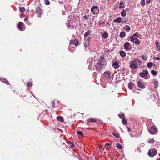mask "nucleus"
Listing matches in <instances>:
<instances>
[{
    "instance_id": "obj_47",
    "label": "nucleus",
    "mask_w": 160,
    "mask_h": 160,
    "mask_svg": "<svg viewBox=\"0 0 160 160\" xmlns=\"http://www.w3.org/2000/svg\"><path fill=\"white\" fill-rule=\"evenodd\" d=\"M93 76L94 77H95L97 76V73L96 72H94L93 73Z\"/></svg>"
},
{
    "instance_id": "obj_29",
    "label": "nucleus",
    "mask_w": 160,
    "mask_h": 160,
    "mask_svg": "<svg viewBox=\"0 0 160 160\" xmlns=\"http://www.w3.org/2000/svg\"><path fill=\"white\" fill-rule=\"evenodd\" d=\"M91 31L89 30V31H87V32H86L84 34V36L85 37H88L89 34H90L91 33Z\"/></svg>"
},
{
    "instance_id": "obj_14",
    "label": "nucleus",
    "mask_w": 160,
    "mask_h": 160,
    "mask_svg": "<svg viewBox=\"0 0 160 160\" xmlns=\"http://www.w3.org/2000/svg\"><path fill=\"white\" fill-rule=\"evenodd\" d=\"M97 119L94 118H89L87 120V122H95L97 121Z\"/></svg>"
},
{
    "instance_id": "obj_3",
    "label": "nucleus",
    "mask_w": 160,
    "mask_h": 160,
    "mask_svg": "<svg viewBox=\"0 0 160 160\" xmlns=\"http://www.w3.org/2000/svg\"><path fill=\"white\" fill-rule=\"evenodd\" d=\"M130 68L133 69H135L138 67V65L137 64V60L134 59L130 63Z\"/></svg>"
},
{
    "instance_id": "obj_2",
    "label": "nucleus",
    "mask_w": 160,
    "mask_h": 160,
    "mask_svg": "<svg viewBox=\"0 0 160 160\" xmlns=\"http://www.w3.org/2000/svg\"><path fill=\"white\" fill-rule=\"evenodd\" d=\"M91 12L93 14H98L99 12V9L98 6L94 5L92 6L91 9Z\"/></svg>"
},
{
    "instance_id": "obj_57",
    "label": "nucleus",
    "mask_w": 160,
    "mask_h": 160,
    "mask_svg": "<svg viewBox=\"0 0 160 160\" xmlns=\"http://www.w3.org/2000/svg\"><path fill=\"white\" fill-rule=\"evenodd\" d=\"M123 2H121L120 3H119V5H123Z\"/></svg>"
},
{
    "instance_id": "obj_30",
    "label": "nucleus",
    "mask_w": 160,
    "mask_h": 160,
    "mask_svg": "<svg viewBox=\"0 0 160 160\" xmlns=\"http://www.w3.org/2000/svg\"><path fill=\"white\" fill-rule=\"evenodd\" d=\"M153 63H152V62H148V64H147V67L148 68H151L153 65Z\"/></svg>"
},
{
    "instance_id": "obj_59",
    "label": "nucleus",
    "mask_w": 160,
    "mask_h": 160,
    "mask_svg": "<svg viewBox=\"0 0 160 160\" xmlns=\"http://www.w3.org/2000/svg\"><path fill=\"white\" fill-rule=\"evenodd\" d=\"M28 19V18H26L24 19V21H27Z\"/></svg>"
},
{
    "instance_id": "obj_35",
    "label": "nucleus",
    "mask_w": 160,
    "mask_h": 160,
    "mask_svg": "<svg viewBox=\"0 0 160 160\" xmlns=\"http://www.w3.org/2000/svg\"><path fill=\"white\" fill-rule=\"evenodd\" d=\"M116 147L119 149H122V146L119 143H118L116 145Z\"/></svg>"
},
{
    "instance_id": "obj_25",
    "label": "nucleus",
    "mask_w": 160,
    "mask_h": 160,
    "mask_svg": "<svg viewBox=\"0 0 160 160\" xmlns=\"http://www.w3.org/2000/svg\"><path fill=\"white\" fill-rule=\"evenodd\" d=\"M124 29L127 31L128 32L131 30L130 27L128 25H126L124 27Z\"/></svg>"
},
{
    "instance_id": "obj_32",
    "label": "nucleus",
    "mask_w": 160,
    "mask_h": 160,
    "mask_svg": "<svg viewBox=\"0 0 160 160\" xmlns=\"http://www.w3.org/2000/svg\"><path fill=\"white\" fill-rule=\"evenodd\" d=\"M112 134L114 136L116 137L117 138H118L119 137V133L114 132L112 133Z\"/></svg>"
},
{
    "instance_id": "obj_16",
    "label": "nucleus",
    "mask_w": 160,
    "mask_h": 160,
    "mask_svg": "<svg viewBox=\"0 0 160 160\" xmlns=\"http://www.w3.org/2000/svg\"><path fill=\"white\" fill-rule=\"evenodd\" d=\"M23 24L22 22H20L18 23V27L20 30H22L23 28Z\"/></svg>"
},
{
    "instance_id": "obj_53",
    "label": "nucleus",
    "mask_w": 160,
    "mask_h": 160,
    "mask_svg": "<svg viewBox=\"0 0 160 160\" xmlns=\"http://www.w3.org/2000/svg\"><path fill=\"white\" fill-rule=\"evenodd\" d=\"M138 61V62L139 63H141V64L142 63V62H141L140 60L139 59H137V61Z\"/></svg>"
},
{
    "instance_id": "obj_22",
    "label": "nucleus",
    "mask_w": 160,
    "mask_h": 160,
    "mask_svg": "<svg viewBox=\"0 0 160 160\" xmlns=\"http://www.w3.org/2000/svg\"><path fill=\"white\" fill-rule=\"evenodd\" d=\"M134 86V85L132 83H129L128 84V87L131 90H132Z\"/></svg>"
},
{
    "instance_id": "obj_62",
    "label": "nucleus",
    "mask_w": 160,
    "mask_h": 160,
    "mask_svg": "<svg viewBox=\"0 0 160 160\" xmlns=\"http://www.w3.org/2000/svg\"><path fill=\"white\" fill-rule=\"evenodd\" d=\"M108 24L109 25V23H108Z\"/></svg>"
},
{
    "instance_id": "obj_56",
    "label": "nucleus",
    "mask_w": 160,
    "mask_h": 160,
    "mask_svg": "<svg viewBox=\"0 0 160 160\" xmlns=\"http://www.w3.org/2000/svg\"><path fill=\"white\" fill-rule=\"evenodd\" d=\"M104 23V22H100V26H101V25H102V24H103V23Z\"/></svg>"
},
{
    "instance_id": "obj_34",
    "label": "nucleus",
    "mask_w": 160,
    "mask_h": 160,
    "mask_svg": "<svg viewBox=\"0 0 160 160\" xmlns=\"http://www.w3.org/2000/svg\"><path fill=\"white\" fill-rule=\"evenodd\" d=\"M151 73L153 75H156L158 74V73L157 71L155 70H152L151 71Z\"/></svg>"
},
{
    "instance_id": "obj_33",
    "label": "nucleus",
    "mask_w": 160,
    "mask_h": 160,
    "mask_svg": "<svg viewBox=\"0 0 160 160\" xmlns=\"http://www.w3.org/2000/svg\"><path fill=\"white\" fill-rule=\"evenodd\" d=\"M118 116L120 118L122 119L125 118V117L124 114H119Z\"/></svg>"
},
{
    "instance_id": "obj_38",
    "label": "nucleus",
    "mask_w": 160,
    "mask_h": 160,
    "mask_svg": "<svg viewBox=\"0 0 160 160\" xmlns=\"http://www.w3.org/2000/svg\"><path fill=\"white\" fill-rule=\"evenodd\" d=\"M141 4L142 6H144V5H145V0H142L141 2Z\"/></svg>"
},
{
    "instance_id": "obj_41",
    "label": "nucleus",
    "mask_w": 160,
    "mask_h": 160,
    "mask_svg": "<svg viewBox=\"0 0 160 160\" xmlns=\"http://www.w3.org/2000/svg\"><path fill=\"white\" fill-rule=\"evenodd\" d=\"M142 58L144 60H146L148 58L146 55H143L142 56Z\"/></svg>"
},
{
    "instance_id": "obj_54",
    "label": "nucleus",
    "mask_w": 160,
    "mask_h": 160,
    "mask_svg": "<svg viewBox=\"0 0 160 160\" xmlns=\"http://www.w3.org/2000/svg\"><path fill=\"white\" fill-rule=\"evenodd\" d=\"M146 2L147 3H150L151 2V0H147Z\"/></svg>"
},
{
    "instance_id": "obj_52",
    "label": "nucleus",
    "mask_w": 160,
    "mask_h": 160,
    "mask_svg": "<svg viewBox=\"0 0 160 160\" xmlns=\"http://www.w3.org/2000/svg\"><path fill=\"white\" fill-rule=\"evenodd\" d=\"M133 35L132 36H131L130 37V40H131H131H132V39H134V38H133Z\"/></svg>"
},
{
    "instance_id": "obj_15",
    "label": "nucleus",
    "mask_w": 160,
    "mask_h": 160,
    "mask_svg": "<svg viewBox=\"0 0 160 160\" xmlns=\"http://www.w3.org/2000/svg\"><path fill=\"white\" fill-rule=\"evenodd\" d=\"M114 23H120L121 22V18L120 17H118L116 19H114L113 21Z\"/></svg>"
},
{
    "instance_id": "obj_21",
    "label": "nucleus",
    "mask_w": 160,
    "mask_h": 160,
    "mask_svg": "<svg viewBox=\"0 0 160 160\" xmlns=\"http://www.w3.org/2000/svg\"><path fill=\"white\" fill-rule=\"evenodd\" d=\"M156 48L158 51L160 50V42H155Z\"/></svg>"
},
{
    "instance_id": "obj_27",
    "label": "nucleus",
    "mask_w": 160,
    "mask_h": 160,
    "mask_svg": "<svg viewBox=\"0 0 160 160\" xmlns=\"http://www.w3.org/2000/svg\"><path fill=\"white\" fill-rule=\"evenodd\" d=\"M125 36V33L124 32L122 31L120 34V36L121 38H123Z\"/></svg>"
},
{
    "instance_id": "obj_37",
    "label": "nucleus",
    "mask_w": 160,
    "mask_h": 160,
    "mask_svg": "<svg viewBox=\"0 0 160 160\" xmlns=\"http://www.w3.org/2000/svg\"><path fill=\"white\" fill-rule=\"evenodd\" d=\"M122 122L124 125H126L127 123V121L125 118L122 119Z\"/></svg>"
},
{
    "instance_id": "obj_9",
    "label": "nucleus",
    "mask_w": 160,
    "mask_h": 160,
    "mask_svg": "<svg viewBox=\"0 0 160 160\" xmlns=\"http://www.w3.org/2000/svg\"><path fill=\"white\" fill-rule=\"evenodd\" d=\"M137 85L138 87L141 89H143L145 88V85L141 81H139L137 82Z\"/></svg>"
},
{
    "instance_id": "obj_44",
    "label": "nucleus",
    "mask_w": 160,
    "mask_h": 160,
    "mask_svg": "<svg viewBox=\"0 0 160 160\" xmlns=\"http://www.w3.org/2000/svg\"><path fill=\"white\" fill-rule=\"evenodd\" d=\"M66 24L67 26V27L69 28L70 27V23L69 22V20H67L66 23Z\"/></svg>"
},
{
    "instance_id": "obj_60",
    "label": "nucleus",
    "mask_w": 160,
    "mask_h": 160,
    "mask_svg": "<svg viewBox=\"0 0 160 160\" xmlns=\"http://www.w3.org/2000/svg\"><path fill=\"white\" fill-rule=\"evenodd\" d=\"M156 160H160V159L159 158H158L157 159H156Z\"/></svg>"
},
{
    "instance_id": "obj_55",
    "label": "nucleus",
    "mask_w": 160,
    "mask_h": 160,
    "mask_svg": "<svg viewBox=\"0 0 160 160\" xmlns=\"http://www.w3.org/2000/svg\"><path fill=\"white\" fill-rule=\"evenodd\" d=\"M59 3L60 4H63V2L62 1H59Z\"/></svg>"
},
{
    "instance_id": "obj_51",
    "label": "nucleus",
    "mask_w": 160,
    "mask_h": 160,
    "mask_svg": "<svg viewBox=\"0 0 160 160\" xmlns=\"http://www.w3.org/2000/svg\"><path fill=\"white\" fill-rule=\"evenodd\" d=\"M125 8V6H119V8Z\"/></svg>"
},
{
    "instance_id": "obj_7",
    "label": "nucleus",
    "mask_w": 160,
    "mask_h": 160,
    "mask_svg": "<svg viewBox=\"0 0 160 160\" xmlns=\"http://www.w3.org/2000/svg\"><path fill=\"white\" fill-rule=\"evenodd\" d=\"M123 47L125 50L129 51L131 49L132 46L129 43L126 42L124 44Z\"/></svg>"
},
{
    "instance_id": "obj_11",
    "label": "nucleus",
    "mask_w": 160,
    "mask_h": 160,
    "mask_svg": "<svg viewBox=\"0 0 160 160\" xmlns=\"http://www.w3.org/2000/svg\"><path fill=\"white\" fill-rule=\"evenodd\" d=\"M118 62L117 61H115L112 63V66L115 69H118L119 67Z\"/></svg>"
},
{
    "instance_id": "obj_39",
    "label": "nucleus",
    "mask_w": 160,
    "mask_h": 160,
    "mask_svg": "<svg viewBox=\"0 0 160 160\" xmlns=\"http://www.w3.org/2000/svg\"><path fill=\"white\" fill-rule=\"evenodd\" d=\"M19 10L21 12H23L25 11V9L24 7H21L19 8Z\"/></svg>"
},
{
    "instance_id": "obj_26",
    "label": "nucleus",
    "mask_w": 160,
    "mask_h": 160,
    "mask_svg": "<svg viewBox=\"0 0 160 160\" xmlns=\"http://www.w3.org/2000/svg\"><path fill=\"white\" fill-rule=\"evenodd\" d=\"M121 15L123 17H124L126 15V12L125 11V9L123 10L121 12Z\"/></svg>"
},
{
    "instance_id": "obj_45",
    "label": "nucleus",
    "mask_w": 160,
    "mask_h": 160,
    "mask_svg": "<svg viewBox=\"0 0 160 160\" xmlns=\"http://www.w3.org/2000/svg\"><path fill=\"white\" fill-rule=\"evenodd\" d=\"M45 3L46 5H48L50 4V2L48 0H45Z\"/></svg>"
},
{
    "instance_id": "obj_17",
    "label": "nucleus",
    "mask_w": 160,
    "mask_h": 160,
    "mask_svg": "<svg viewBox=\"0 0 160 160\" xmlns=\"http://www.w3.org/2000/svg\"><path fill=\"white\" fill-rule=\"evenodd\" d=\"M0 80L2 82L8 85H10V83L8 81L4 78H1Z\"/></svg>"
},
{
    "instance_id": "obj_4",
    "label": "nucleus",
    "mask_w": 160,
    "mask_h": 160,
    "mask_svg": "<svg viewBox=\"0 0 160 160\" xmlns=\"http://www.w3.org/2000/svg\"><path fill=\"white\" fill-rule=\"evenodd\" d=\"M104 64H102L101 62H98L95 65L96 70L99 72L103 69Z\"/></svg>"
},
{
    "instance_id": "obj_49",
    "label": "nucleus",
    "mask_w": 160,
    "mask_h": 160,
    "mask_svg": "<svg viewBox=\"0 0 160 160\" xmlns=\"http://www.w3.org/2000/svg\"><path fill=\"white\" fill-rule=\"evenodd\" d=\"M154 59H155L157 60H159L160 59V58L159 57H156L155 58L154 57Z\"/></svg>"
},
{
    "instance_id": "obj_23",
    "label": "nucleus",
    "mask_w": 160,
    "mask_h": 160,
    "mask_svg": "<svg viewBox=\"0 0 160 160\" xmlns=\"http://www.w3.org/2000/svg\"><path fill=\"white\" fill-rule=\"evenodd\" d=\"M108 34L107 32H103L102 35V38L104 39H106L108 37Z\"/></svg>"
},
{
    "instance_id": "obj_42",
    "label": "nucleus",
    "mask_w": 160,
    "mask_h": 160,
    "mask_svg": "<svg viewBox=\"0 0 160 160\" xmlns=\"http://www.w3.org/2000/svg\"><path fill=\"white\" fill-rule=\"evenodd\" d=\"M83 17L87 21H88V20L89 18V15H88V16L84 15Z\"/></svg>"
},
{
    "instance_id": "obj_5",
    "label": "nucleus",
    "mask_w": 160,
    "mask_h": 160,
    "mask_svg": "<svg viewBox=\"0 0 160 160\" xmlns=\"http://www.w3.org/2000/svg\"><path fill=\"white\" fill-rule=\"evenodd\" d=\"M157 153V151L155 149H150L148 152V155L151 157L155 155Z\"/></svg>"
},
{
    "instance_id": "obj_20",
    "label": "nucleus",
    "mask_w": 160,
    "mask_h": 160,
    "mask_svg": "<svg viewBox=\"0 0 160 160\" xmlns=\"http://www.w3.org/2000/svg\"><path fill=\"white\" fill-rule=\"evenodd\" d=\"M120 55L121 57H124L126 56V53L124 51L121 50L120 52Z\"/></svg>"
},
{
    "instance_id": "obj_43",
    "label": "nucleus",
    "mask_w": 160,
    "mask_h": 160,
    "mask_svg": "<svg viewBox=\"0 0 160 160\" xmlns=\"http://www.w3.org/2000/svg\"><path fill=\"white\" fill-rule=\"evenodd\" d=\"M55 105V102L54 101L52 102V108H54Z\"/></svg>"
},
{
    "instance_id": "obj_12",
    "label": "nucleus",
    "mask_w": 160,
    "mask_h": 160,
    "mask_svg": "<svg viewBox=\"0 0 160 160\" xmlns=\"http://www.w3.org/2000/svg\"><path fill=\"white\" fill-rule=\"evenodd\" d=\"M111 74V73L109 71L105 72L104 73V75L105 77L108 78H110Z\"/></svg>"
},
{
    "instance_id": "obj_13",
    "label": "nucleus",
    "mask_w": 160,
    "mask_h": 160,
    "mask_svg": "<svg viewBox=\"0 0 160 160\" xmlns=\"http://www.w3.org/2000/svg\"><path fill=\"white\" fill-rule=\"evenodd\" d=\"M131 41L137 45H139L140 43V41L138 38H134V39H132Z\"/></svg>"
},
{
    "instance_id": "obj_19",
    "label": "nucleus",
    "mask_w": 160,
    "mask_h": 160,
    "mask_svg": "<svg viewBox=\"0 0 160 160\" xmlns=\"http://www.w3.org/2000/svg\"><path fill=\"white\" fill-rule=\"evenodd\" d=\"M154 84V87L156 88L158 87V81L156 79L153 80Z\"/></svg>"
},
{
    "instance_id": "obj_6",
    "label": "nucleus",
    "mask_w": 160,
    "mask_h": 160,
    "mask_svg": "<svg viewBox=\"0 0 160 160\" xmlns=\"http://www.w3.org/2000/svg\"><path fill=\"white\" fill-rule=\"evenodd\" d=\"M157 132L158 129L155 126H153L150 128L149 132L152 134H156Z\"/></svg>"
},
{
    "instance_id": "obj_58",
    "label": "nucleus",
    "mask_w": 160,
    "mask_h": 160,
    "mask_svg": "<svg viewBox=\"0 0 160 160\" xmlns=\"http://www.w3.org/2000/svg\"><path fill=\"white\" fill-rule=\"evenodd\" d=\"M128 132H129L131 131V129L129 128L128 127Z\"/></svg>"
},
{
    "instance_id": "obj_10",
    "label": "nucleus",
    "mask_w": 160,
    "mask_h": 160,
    "mask_svg": "<svg viewBox=\"0 0 160 160\" xmlns=\"http://www.w3.org/2000/svg\"><path fill=\"white\" fill-rule=\"evenodd\" d=\"M70 44H73L75 46H77L78 45L79 42L77 39H75L73 40H71L70 41Z\"/></svg>"
},
{
    "instance_id": "obj_46",
    "label": "nucleus",
    "mask_w": 160,
    "mask_h": 160,
    "mask_svg": "<svg viewBox=\"0 0 160 160\" xmlns=\"http://www.w3.org/2000/svg\"><path fill=\"white\" fill-rule=\"evenodd\" d=\"M70 144L71 147L72 148H73L74 147V144L73 143L71 142Z\"/></svg>"
},
{
    "instance_id": "obj_50",
    "label": "nucleus",
    "mask_w": 160,
    "mask_h": 160,
    "mask_svg": "<svg viewBox=\"0 0 160 160\" xmlns=\"http://www.w3.org/2000/svg\"><path fill=\"white\" fill-rule=\"evenodd\" d=\"M130 9L128 8H126V9L125 10V12H128L129 11Z\"/></svg>"
},
{
    "instance_id": "obj_31",
    "label": "nucleus",
    "mask_w": 160,
    "mask_h": 160,
    "mask_svg": "<svg viewBox=\"0 0 160 160\" xmlns=\"http://www.w3.org/2000/svg\"><path fill=\"white\" fill-rule=\"evenodd\" d=\"M112 143H107L105 144V147L106 148V149H108V148L111 145Z\"/></svg>"
},
{
    "instance_id": "obj_36",
    "label": "nucleus",
    "mask_w": 160,
    "mask_h": 160,
    "mask_svg": "<svg viewBox=\"0 0 160 160\" xmlns=\"http://www.w3.org/2000/svg\"><path fill=\"white\" fill-rule=\"evenodd\" d=\"M77 133L78 134L81 136H82L83 135V132L82 131H78L77 132Z\"/></svg>"
},
{
    "instance_id": "obj_8",
    "label": "nucleus",
    "mask_w": 160,
    "mask_h": 160,
    "mask_svg": "<svg viewBox=\"0 0 160 160\" xmlns=\"http://www.w3.org/2000/svg\"><path fill=\"white\" fill-rule=\"evenodd\" d=\"M36 12L38 13V17H41V14L42 13V11L41 8L39 7H37L36 9Z\"/></svg>"
},
{
    "instance_id": "obj_18",
    "label": "nucleus",
    "mask_w": 160,
    "mask_h": 160,
    "mask_svg": "<svg viewBox=\"0 0 160 160\" xmlns=\"http://www.w3.org/2000/svg\"><path fill=\"white\" fill-rule=\"evenodd\" d=\"M104 56L103 55H101L100 56V58L99 59V60L100 62H101V63H103L104 61Z\"/></svg>"
},
{
    "instance_id": "obj_28",
    "label": "nucleus",
    "mask_w": 160,
    "mask_h": 160,
    "mask_svg": "<svg viewBox=\"0 0 160 160\" xmlns=\"http://www.w3.org/2000/svg\"><path fill=\"white\" fill-rule=\"evenodd\" d=\"M148 142L149 143L153 144L154 142V140L153 138H149L148 139Z\"/></svg>"
},
{
    "instance_id": "obj_48",
    "label": "nucleus",
    "mask_w": 160,
    "mask_h": 160,
    "mask_svg": "<svg viewBox=\"0 0 160 160\" xmlns=\"http://www.w3.org/2000/svg\"><path fill=\"white\" fill-rule=\"evenodd\" d=\"M133 35V37H136L137 38L138 37V35L136 33L134 34Z\"/></svg>"
},
{
    "instance_id": "obj_40",
    "label": "nucleus",
    "mask_w": 160,
    "mask_h": 160,
    "mask_svg": "<svg viewBox=\"0 0 160 160\" xmlns=\"http://www.w3.org/2000/svg\"><path fill=\"white\" fill-rule=\"evenodd\" d=\"M32 83L31 82H28L27 83L28 86L29 87H31L32 86Z\"/></svg>"
},
{
    "instance_id": "obj_61",
    "label": "nucleus",
    "mask_w": 160,
    "mask_h": 160,
    "mask_svg": "<svg viewBox=\"0 0 160 160\" xmlns=\"http://www.w3.org/2000/svg\"><path fill=\"white\" fill-rule=\"evenodd\" d=\"M159 35H160V30L159 31Z\"/></svg>"
},
{
    "instance_id": "obj_1",
    "label": "nucleus",
    "mask_w": 160,
    "mask_h": 160,
    "mask_svg": "<svg viewBox=\"0 0 160 160\" xmlns=\"http://www.w3.org/2000/svg\"><path fill=\"white\" fill-rule=\"evenodd\" d=\"M139 75L145 79H149L150 77L148 72L145 70H143L142 72H140Z\"/></svg>"
},
{
    "instance_id": "obj_24",
    "label": "nucleus",
    "mask_w": 160,
    "mask_h": 160,
    "mask_svg": "<svg viewBox=\"0 0 160 160\" xmlns=\"http://www.w3.org/2000/svg\"><path fill=\"white\" fill-rule=\"evenodd\" d=\"M57 120L59 122H62L63 121V118L62 116H58L57 118Z\"/></svg>"
}]
</instances>
